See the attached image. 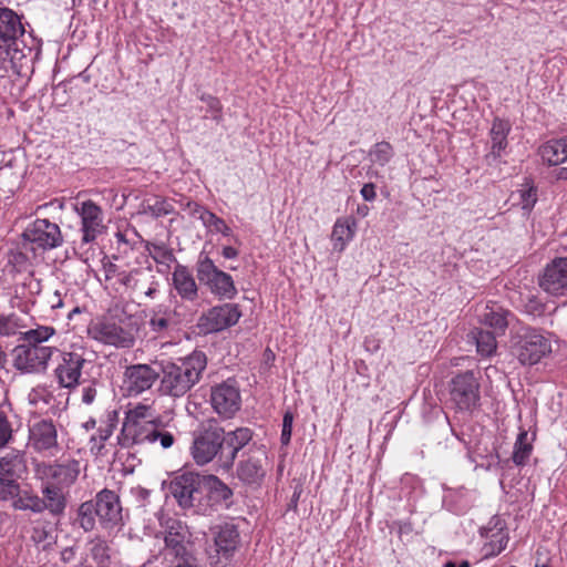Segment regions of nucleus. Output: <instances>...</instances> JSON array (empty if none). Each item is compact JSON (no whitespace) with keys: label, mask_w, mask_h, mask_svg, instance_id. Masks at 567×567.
<instances>
[{"label":"nucleus","mask_w":567,"mask_h":567,"mask_svg":"<svg viewBox=\"0 0 567 567\" xmlns=\"http://www.w3.org/2000/svg\"><path fill=\"white\" fill-rule=\"evenodd\" d=\"M252 439V432L247 427L225 432L214 419L202 422L193 432L190 454L197 465H206L216 460L218 466L229 471L237 454Z\"/></svg>","instance_id":"f257e3e1"},{"label":"nucleus","mask_w":567,"mask_h":567,"mask_svg":"<svg viewBox=\"0 0 567 567\" xmlns=\"http://www.w3.org/2000/svg\"><path fill=\"white\" fill-rule=\"evenodd\" d=\"M206 365L207 358L202 351H194L175 361H162L161 393L174 399L184 396L199 382Z\"/></svg>","instance_id":"f03ea898"},{"label":"nucleus","mask_w":567,"mask_h":567,"mask_svg":"<svg viewBox=\"0 0 567 567\" xmlns=\"http://www.w3.org/2000/svg\"><path fill=\"white\" fill-rule=\"evenodd\" d=\"M511 349L519 363L534 365L551 352V343L542 331L523 327L512 336Z\"/></svg>","instance_id":"7ed1b4c3"},{"label":"nucleus","mask_w":567,"mask_h":567,"mask_svg":"<svg viewBox=\"0 0 567 567\" xmlns=\"http://www.w3.org/2000/svg\"><path fill=\"white\" fill-rule=\"evenodd\" d=\"M165 559L172 564L196 559L194 542L188 526L181 519L168 517L162 523Z\"/></svg>","instance_id":"20e7f679"},{"label":"nucleus","mask_w":567,"mask_h":567,"mask_svg":"<svg viewBox=\"0 0 567 567\" xmlns=\"http://www.w3.org/2000/svg\"><path fill=\"white\" fill-rule=\"evenodd\" d=\"M196 275L199 282L219 299L231 300L238 293L233 277L220 270L215 262L203 252L196 262Z\"/></svg>","instance_id":"39448f33"},{"label":"nucleus","mask_w":567,"mask_h":567,"mask_svg":"<svg viewBox=\"0 0 567 567\" xmlns=\"http://www.w3.org/2000/svg\"><path fill=\"white\" fill-rule=\"evenodd\" d=\"M137 328L130 319L109 318L95 322L89 333L93 339L117 348H130L134 344Z\"/></svg>","instance_id":"423d86ee"},{"label":"nucleus","mask_w":567,"mask_h":567,"mask_svg":"<svg viewBox=\"0 0 567 567\" xmlns=\"http://www.w3.org/2000/svg\"><path fill=\"white\" fill-rule=\"evenodd\" d=\"M169 491L181 507L199 511L204 506V474L184 472L171 481Z\"/></svg>","instance_id":"0eeeda50"},{"label":"nucleus","mask_w":567,"mask_h":567,"mask_svg":"<svg viewBox=\"0 0 567 567\" xmlns=\"http://www.w3.org/2000/svg\"><path fill=\"white\" fill-rule=\"evenodd\" d=\"M80 474V463L69 460L63 463L37 462L34 464L35 478L44 484L70 488Z\"/></svg>","instance_id":"6e6552de"},{"label":"nucleus","mask_w":567,"mask_h":567,"mask_svg":"<svg viewBox=\"0 0 567 567\" xmlns=\"http://www.w3.org/2000/svg\"><path fill=\"white\" fill-rule=\"evenodd\" d=\"M451 401L460 411H472L480 403V383L473 371L456 374L450 382Z\"/></svg>","instance_id":"1a4fd4ad"},{"label":"nucleus","mask_w":567,"mask_h":567,"mask_svg":"<svg viewBox=\"0 0 567 567\" xmlns=\"http://www.w3.org/2000/svg\"><path fill=\"white\" fill-rule=\"evenodd\" d=\"M24 245L30 244L31 249L49 250L62 245L63 237L58 224L49 219H37L23 230Z\"/></svg>","instance_id":"9d476101"},{"label":"nucleus","mask_w":567,"mask_h":567,"mask_svg":"<svg viewBox=\"0 0 567 567\" xmlns=\"http://www.w3.org/2000/svg\"><path fill=\"white\" fill-rule=\"evenodd\" d=\"M210 404L221 419H231L241 408L240 391L233 380L218 383L210 389Z\"/></svg>","instance_id":"9b49d317"},{"label":"nucleus","mask_w":567,"mask_h":567,"mask_svg":"<svg viewBox=\"0 0 567 567\" xmlns=\"http://www.w3.org/2000/svg\"><path fill=\"white\" fill-rule=\"evenodd\" d=\"M56 348H29L18 344L12 350V364L22 373H40L48 368Z\"/></svg>","instance_id":"f8f14e48"},{"label":"nucleus","mask_w":567,"mask_h":567,"mask_svg":"<svg viewBox=\"0 0 567 567\" xmlns=\"http://www.w3.org/2000/svg\"><path fill=\"white\" fill-rule=\"evenodd\" d=\"M151 405L138 403L126 412L122 427L124 444L131 445L148 426L161 420Z\"/></svg>","instance_id":"ddd939ff"},{"label":"nucleus","mask_w":567,"mask_h":567,"mask_svg":"<svg viewBox=\"0 0 567 567\" xmlns=\"http://www.w3.org/2000/svg\"><path fill=\"white\" fill-rule=\"evenodd\" d=\"M240 317L241 312L237 305L224 303L213 307L206 313L202 315L197 326L200 332L205 334L218 332L235 326Z\"/></svg>","instance_id":"4468645a"},{"label":"nucleus","mask_w":567,"mask_h":567,"mask_svg":"<svg viewBox=\"0 0 567 567\" xmlns=\"http://www.w3.org/2000/svg\"><path fill=\"white\" fill-rule=\"evenodd\" d=\"M29 445L44 456H55L60 451L56 426L51 420H40L29 430Z\"/></svg>","instance_id":"2eb2a0df"},{"label":"nucleus","mask_w":567,"mask_h":567,"mask_svg":"<svg viewBox=\"0 0 567 567\" xmlns=\"http://www.w3.org/2000/svg\"><path fill=\"white\" fill-rule=\"evenodd\" d=\"M95 514L103 528L112 529L122 524V505L120 496L112 489L100 491L94 501Z\"/></svg>","instance_id":"dca6fc26"},{"label":"nucleus","mask_w":567,"mask_h":567,"mask_svg":"<svg viewBox=\"0 0 567 567\" xmlns=\"http://www.w3.org/2000/svg\"><path fill=\"white\" fill-rule=\"evenodd\" d=\"M538 285L550 296L567 295V258L558 257L547 264L539 275Z\"/></svg>","instance_id":"f3484780"},{"label":"nucleus","mask_w":567,"mask_h":567,"mask_svg":"<svg viewBox=\"0 0 567 567\" xmlns=\"http://www.w3.org/2000/svg\"><path fill=\"white\" fill-rule=\"evenodd\" d=\"M244 458L238 462L237 477L246 485L259 486L266 475V453L259 449L243 454Z\"/></svg>","instance_id":"a211bd4d"},{"label":"nucleus","mask_w":567,"mask_h":567,"mask_svg":"<svg viewBox=\"0 0 567 567\" xmlns=\"http://www.w3.org/2000/svg\"><path fill=\"white\" fill-rule=\"evenodd\" d=\"M85 363L86 360L83 354L79 352H62L61 361L54 371L59 385L65 389H74L78 386Z\"/></svg>","instance_id":"6ab92c4d"},{"label":"nucleus","mask_w":567,"mask_h":567,"mask_svg":"<svg viewBox=\"0 0 567 567\" xmlns=\"http://www.w3.org/2000/svg\"><path fill=\"white\" fill-rule=\"evenodd\" d=\"M121 286L137 297L153 299L157 291V281L150 268H134L121 276Z\"/></svg>","instance_id":"aec40b11"},{"label":"nucleus","mask_w":567,"mask_h":567,"mask_svg":"<svg viewBox=\"0 0 567 567\" xmlns=\"http://www.w3.org/2000/svg\"><path fill=\"white\" fill-rule=\"evenodd\" d=\"M75 212L80 215L82 220V241L91 243L103 233V214L102 209L92 200H85L80 207H75Z\"/></svg>","instance_id":"412c9836"},{"label":"nucleus","mask_w":567,"mask_h":567,"mask_svg":"<svg viewBox=\"0 0 567 567\" xmlns=\"http://www.w3.org/2000/svg\"><path fill=\"white\" fill-rule=\"evenodd\" d=\"M176 441V429L174 431L161 419L146 431H143V434L137 437L131 445H155L158 444L162 449L167 450L171 449Z\"/></svg>","instance_id":"4be33fe9"},{"label":"nucleus","mask_w":567,"mask_h":567,"mask_svg":"<svg viewBox=\"0 0 567 567\" xmlns=\"http://www.w3.org/2000/svg\"><path fill=\"white\" fill-rule=\"evenodd\" d=\"M125 377L130 393L138 394L154 384L159 372L148 364H134L126 368Z\"/></svg>","instance_id":"5701e85b"},{"label":"nucleus","mask_w":567,"mask_h":567,"mask_svg":"<svg viewBox=\"0 0 567 567\" xmlns=\"http://www.w3.org/2000/svg\"><path fill=\"white\" fill-rule=\"evenodd\" d=\"M0 474L18 482L28 474L27 454L22 450L11 449L0 456Z\"/></svg>","instance_id":"b1692460"},{"label":"nucleus","mask_w":567,"mask_h":567,"mask_svg":"<svg viewBox=\"0 0 567 567\" xmlns=\"http://www.w3.org/2000/svg\"><path fill=\"white\" fill-rule=\"evenodd\" d=\"M214 542L216 551L225 559H229L239 546V532L234 524L219 525L214 533Z\"/></svg>","instance_id":"393cba45"},{"label":"nucleus","mask_w":567,"mask_h":567,"mask_svg":"<svg viewBox=\"0 0 567 567\" xmlns=\"http://www.w3.org/2000/svg\"><path fill=\"white\" fill-rule=\"evenodd\" d=\"M41 504L43 512L48 511L53 516L64 513L68 503L69 489L41 483Z\"/></svg>","instance_id":"a878e982"},{"label":"nucleus","mask_w":567,"mask_h":567,"mask_svg":"<svg viewBox=\"0 0 567 567\" xmlns=\"http://www.w3.org/2000/svg\"><path fill=\"white\" fill-rule=\"evenodd\" d=\"M234 493L219 477L204 474V499L207 497L214 504H224L229 507Z\"/></svg>","instance_id":"bb28decb"},{"label":"nucleus","mask_w":567,"mask_h":567,"mask_svg":"<svg viewBox=\"0 0 567 567\" xmlns=\"http://www.w3.org/2000/svg\"><path fill=\"white\" fill-rule=\"evenodd\" d=\"M511 131V124L507 121L496 117L493 121L491 135V152L486 155L488 164L497 161L502 152L507 147V136Z\"/></svg>","instance_id":"cd10ccee"},{"label":"nucleus","mask_w":567,"mask_h":567,"mask_svg":"<svg viewBox=\"0 0 567 567\" xmlns=\"http://www.w3.org/2000/svg\"><path fill=\"white\" fill-rule=\"evenodd\" d=\"M24 34V27L21 23L20 17L9 8L0 9V40L10 47L18 37Z\"/></svg>","instance_id":"c85d7f7f"},{"label":"nucleus","mask_w":567,"mask_h":567,"mask_svg":"<svg viewBox=\"0 0 567 567\" xmlns=\"http://www.w3.org/2000/svg\"><path fill=\"white\" fill-rule=\"evenodd\" d=\"M173 285L178 295L188 301H194L198 297V288L193 275L185 266L177 265L173 272Z\"/></svg>","instance_id":"c756f323"},{"label":"nucleus","mask_w":567,"mask_h":567,"mask_svg":"<svg viewBox=\"0 0 567 567\" xmlns=\"http://www.w3.org/2000/svg\"><path fill=\"white\" fill-rule=\"evenodd\" d=\"M514 318V313L507 309L487 306L481 316V321L492 328L496 334H504Z\"/></svg>","instance_id":"7c9ffc66"},{"label":"nucleus","mask_w":567,"mask_h":567,"mask_svg":"<svg viewBox=\"0 0 567 567\" xmlns=\"http://www.w3.org/2000/svg\"><path fill=\"white\" fill-rule=\"evenodd\" d=\"M178 317L175 310L158 307L153 311L150 319V327L153 332L164 334L177 328Z\"/></svg>","instance_id":"2f4dec72"},{"label":"nucleus","mask_w":567,"mask_h":567,"mask_svg":"<svg viewBox=\"0 0 567 567\" xmlns=\"http://www.w3.org/2000/svg\"><path fill=\"white\" fill-rule=\"evenodd\" d=\"M187 207L190 209L193 215L197 216L203 221L206 227L216 233H220L224 236H229L231 234V229L227 226L225 220L214 213L193 202H188Z\"/></svg>","instance_id":"473e14b6"},{"label":"nucleus","mask_w":567,"mask_h":567,"mask_svg":"<svg viewBox=\"0 0 567 567\" xmlns=\"http://www.w3.org/2000/svg\"><path fill=\"white\" fill-rule=\"evenodd\" d=\"M544 162L549 165H559L567 159V137L551 140L539 148Z\"/></svg>","instance_id":"72a5a7b5"},{"label":"nucleus","mask_w":567,"mask_h":567,"mask_svg":"<svg viewBox=\"0 0 567 567\" xmlns=\"http://www.w3.org/2000/svg\"><path fill=\"white\" fill-rule=\"evenodd\" d=\"M495 332L486 331L480 328L473 329L468 338L475 342L477 352L483 357H489L497 349Z\"/></svg>","instance_id":"f704fd0d"},{"label":"nucleus","mask_w":567,"mask_h":567,"mask_svg":"<svg viewBox=\"0 0 567 567\" xmlns=\"http://www.w3.org/2000/svg\"><path fill=\"white\" fill-rule=\"evenodd\" d=\"M355 221L350 219H338L333 226L331 239L333 248L342 251L346 244L352 239L354 235Z\"/></svg>","instance_id":"c9c22d12"},{"label":"nucleus","mask_w":567,"mask_h":567,"mask_svg":"<svg viewBox=\"0 0 567 567\" xmlns=\"http://www.w3.org/2000/svg\"><path fill=\"white\" fill-rule=\"evenodd\" d=\"M12 507L17 511H30L34 514L43 513L41 498L29 491H21L19 496L11 499Z\"/></svg>","instance_id":"e433bc0d"},{"label":"nucleus","mask_w":567,"mask_h":567,"mask_svg":"<svg viewBox=\"0 0 567 567\" xmlns=\"http://www.w3.org/2000/svg\"><path fill=\"white\" fill-rule=\"evenodd\" d=\"M173 212V205L167 199L161 197L145 199L141 205V213L154 218L169 215Z\"/></svg>","instance_id":"4c0bfd02"},{"label":"nucleus","mask_w":567,"mask_h":567,"mask_svg":"<svg viewBox=\"0 0 567 567\" xmlns=\"http://www.w3.org/2000/svg\"><path fill=\"white\" fill-rule=\"evenodd\" d=\"M532 451L533 445L528 440V433L526 431H522L514 445V452L512 455L513 462L518 466L524 465L529 458Z\"/></svg>","instance_id":"58836bf2"},{"label":"nucleus","mask_w":567,"mask_h":567,"mask_svg":"<svg viewBox=\"0 0 567 567\" xmlns=\"http://www.w3.org/2000/svg\"><path fill=\"white\" fill-rule=\"evenodd\" d=\"M95 509L92 501L82 503L78 508L76 522L85 532H91L95 527Z\"/></svg>","instance_id":"ea45409f"},{"label":"nucleus","mask_w":567,"mask_h":567,"mask_svg":"<svg viewBox=\"0 0 567 567\" xmlns=\"http://www.w3.org/2000/svg\"><path fill=\"white\" fill-rule=\"evenodd\" d=\"M146 250L157 264L169 266L172 262H176V257L173 250L168 248L164 243H147Z\"/></svg>","instance_id":"a19ab883"},{"label":"nucleus","mask_w":567,"mask_h":567,"mask_svg":"<svg viewBox=\"0 0 567 567\" xmlns=\"http://www.w3.org/2000/svg\"><path fill=\"white\" fill-rule=\"evenodd\" d=\"M370 158L374 164L380 166L386 165L393 157L394 151L389 142H379L371 148Z\"/></svg>","instance_id":"79ce46f5"},{"label":"nucleus","mask_w":567,"mask_h":567,"mask_svg":"<svg viewBox=\"0 0 567 567\" xmlns=\"http://www.w3.org/2000/svg\"><path fill=\"white\" fill-rule=\"evenodd\" d=\"M56 333L55 329L50 326H38L25 332H20L19 340L45 343Z\"/></svg>","instance_id":"37998d69"},{"label":"nucleus","mask_w":567,"mask_h":567,"mask_svg":"<svg viewBox=\"0 0 567 567\" xmlns=\"http://www.w3.org/2000/svg\"><path fill=\"white\" fill-rule=\"evenodd\" d=\"M20 494V483L0 474V503L10 502Z\"/></svg>","instance_id":"c03bdc74"},{"label":"nucleus","mask_w":567,"mask_h":567,"mask_svg":"<svg viewBox=\"0 0 567 567\" xmlns=\"http://www.w3.org/2000/svg\"><path fill=\"white\" fill-rule=\"evenodd\" d=\"M112 435V426L105 425L104 427H100L97 430V434L93 435L90 440V450L94 455H99L102 453L104 447V442Z\"/></svg>","instance_id":"a18cd8bd"},{"label":"nucleus","mask_w":567,"mask_h":567,"mask_svg":"<svg viewBox=\"0 0 567 567\" xmlns=\"http://www.w3.org/2000/svg\"><path fill=\"white\" fill-rule=\"evenodd\" d=\"M20 324L16 316H0V334L10 337L19 332Z\"/></svg>","instance_id":"49530a36"},{"label":"nucleus","mask_w":567,"mask_h":567,"mask_svg":"<svg viewBox=\"0 0 567 567\" xmlns=\"http://www.w3.org/2000/svg\"><path fill=\"white\" fill-rule=\"evenodd\" d=\"M520 205L524 210H530L537 202V190L534 186L526 185L525 188L519 190Z\"/></svg>","instance_id":"de8ad7c7"},{"label":"nucleus","mask_w":567,"mask_h":567,"mask_svg":"<svg viewBox=\"0 0 567 567\" xmlns=\"http://www.w3.org/2000/svg\"><path fill=\"white\" fill-rule=\"evenodd\" d=\"M12 440V427L6 414L0 412V449Z\"/></svg>","instance_id":"09e8293b"},{"label":"nucleus","mask_w":567,"mask_h":567,"mask_svg":"<svg viewBox=\"0 0 567 567\" xmlns=\"http://www.w3.org/2000/svg\"><path fill=\"white\" fill-rule=\"evenodd\" d=\"M200 100L206 103L207 111L212 113V116L215 121L219 122L221 120V104L219 100L212 95H202Z\"/></svg>","instance_id":"8fccbe9b"},{"label":"nucleus","mask_w":567,"mask_h":567,"mask_svg":"<svg viewBox=\"0 0 567 567\" xmlns=\"http://www.w3.org/2000/svg\"><path fill=\"white\" fill-rule=\"evenodd\" d=\"M292 423H293V415L291 412L287 411L284 414L282 430H281V435H280V442L282 445H288L290 443Z\"/></svg>","instance_id":"3c124183"},{"label":"nucleus","mask_w":567,"mask_h":567,"mask_svg":"<svg viewBox=\"0 0 567 567\" xmlns=\"http://www.w3.org/2000/svg\"><path fill=\"white\" fill-rule=\"evenodd\" d=\"M105 280L116 279V282L121 286V276L126 275V270L120 269V267L113 262L104 265Z\"/></svg>","instance_id":"603ef678"},{"label":"nucleus","mask_w":567,"mask_h":567,"mask_svg":"<svg viewBox=\"0 0 567 567\" xmlns=\"http://www.w3.org/2000/svg\"><path fill=\"white\" fill-rule=\"evenodd\" d=\"M360 193L364 200L372 202L377 197L375 185L373 183H367L362 186Z\"/></svg>","instance_id":"864d4df0"},{"label":"nucleus","mask_w":567,"mask_h":567,"mask_svg":"<svg viewBox=\"0 0 567 567\" xmlns=\"http://www.w3.org/2000/svg\"><path fill=\"white\" fill-rule=\"evenodd\" d=\"M96 396V390L93 386H86L83 389L82 401L85 404H91Z\"/></svg>","instance_id":"5fc2aeb1"},{"label":"nucleus","mask_w":567,"mask_h":567,"mask_svg":"<svg viewBox=\"0 0 567 567\" xmlns=\"http://www.w3.org/2000/svg\"><path fill=\"white\" fill-rule=\"evenodd\" d=\"M526 308L530 313H540L544 310V306L535 298L529 299Z\"/></svg>","instance_id":"6e6d98bb"},{"label":"nucleus","mask_w":567,"mask_h":567,"mask_svg":"<svg viewBox=\"0 0 567 567\" xmlns=\"http://www.w3.org/2000/svg\"><path fill=\"white\" fill-rule=\"evenodd\" d=\"M221 255L226 258V259H234L238 256V250L234 247H230V246H226L223 248V251H221Z\"/></svg>","instance_id":"4d7b16f0"},{"label":"nucleus","mask_w":567,"mask_h":567,"mask_svg":"<svg viewBox=\"0 0 567 567\" xmlns=\"http://www.w3.org/2000/svg\"><path fill=\"white\" fill-rule=\"evenodd\" d=\"M10 522V515L7 512L0 511V536H3L6 526Z\"/></svg>","instance_id":"13d9d810"},{"label":"nucleus","mask_w":567,"mask_h":567,"mask_svg":"<svg viewBox=\"0 0 567 567\" xmlns=\"http://www.w3.org/2000/svg\"><path fill=\"white\" fill-rule=\"evenodd\" d=\"M508 537L506 535H502L501 538L497 540V548L494 554H499L502 550H504L507 546Z\"/></svg>","instance_id":"bf43d9fd"},{"label":"nucleus","mask_w":567,"mask_h":567,"mask_svg":"<svg viewBox=\"0 0 567 567\" xmlns=\"http://www.w3.org/2000/svg\"><path fill=\"white\" fill-rule=\"evenodd\" d=\"M21 344L29 348H51L50 346H45L44 343L32 341H23V343Z\"/></svg>","instance_id":"052dcab7"},{"label":"nucleus","mask_w":567,"mask_h":567,"mask_svg":"<svg viewBox=\"0 0 567 567\" xmlns=\"http://www.w3.org/2000/svg\"><path fill=\"white\" fill-rule=\"evenodd\" d=\"M174 564H175L174 567H199L196 563V559L189 560V561H179V563H174Z\"/></svg>","instance_id":"680f3d73"},{"label":"nucleus","mask_w":567,"mask_h":567,"mask_svg":"<svg viewBox=\"0 0 567 567\" xmlns=\"http://www.w3.org/2000/svg\"><path fill=\"white\" fill-rule=\"evenodd\" d=\"M557 179H567V167H561L556 171Z\"/></svg>","instance_id":"e2e57ef3"},{"label":"nucleus","mask_w":567,"mask_h":567,"mask_svg":"<svg viewBox=\"0 0 567 567\" xmlns=\"http://www.w3.org/2000/svg\"><path fill=\"white\" fill-rule=\"evenodd\" d=\"M358 215L365 217L369 214V207L367 205H361L357 209Z\"/></svg>","instance_id":"0e129e2a"},{"label":"nucleus","mask_w":567,"mask_h":567,"mask_svg":"<svg viewBox=\"0 0 567 567\" xmlns=\"http://www.w3.org/2000/svg\"><path fill=\"white\" fill-rule=\"evenodd\" d=\"M54 297L56 298V300L52 301L51 307L53 309L62 307V300H61L60 295H59L58 291H55Z\"/></svg>","instance_id":"69168bd1"},{"label":"nucleus","mask_w":567,"mask_h":567,"mask_svg":"<svg viewBox=\"0 0 567 567\" xmlns=\"http://www.w3.org/2000/svg\"><path fill=\"white\" fill-rule=\"evenodd\" d=\"M444 567H470V564L467 561H463L461 565H456L453 561H447Z\"/></svg>","instance_id":"338daca9"},{"label":"nucleus","mask_w":567,"mask_h":567,"mask_svg":"<svg viewBox=\"0 0 567 567\" xmlns=\"http://www.w3.org/2000/svg\"><path fill=\"white\" fill-rule=\"evenodd\" d=\"M95 426V420L91 419L87 422L84 423V427L86 430L93 429Z\"/></svg>","instance_id":"774afa93"}]
</instances>
